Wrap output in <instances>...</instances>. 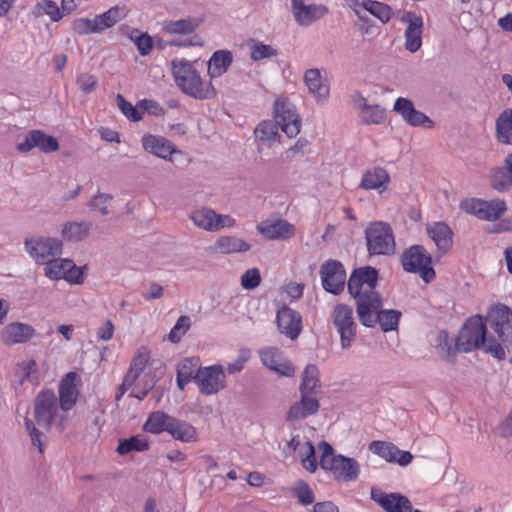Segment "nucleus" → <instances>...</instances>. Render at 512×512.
Segmentation results:
<instances>
[{
	"label": "nucleus",
	"mask_w": 512,
	"mask_h": 512,
	"mask_svg": "<svg viewBox=\"0 0 512 512\" xmlns=\"http://www.w3.org/2000/svg\"><path fill=\"white\" fill-rule=\"evenodd\" d=\"M34 417L37 424L47 431L53 425H57L63 430L67 421V411L61 409L58 397L53 390L44 389L35 397Z\"/></svg>",
	"instance_id": "3"
},
{
	"label": "nucleus",
	"mask_w": 512,
	"mask_h": 512,
	"mask_svg": "<svg viewBox=\"0 0 512 512\" xmlns=\"http://www.w3.org/2000/svg\"><path fill=\"white\" fill-rule=\"evenodd\" d=\"M496 138L504 145H512V109H504L496 119Z\"/></svg>",
	"instance_id": "41"
},
{
	"label": "nucleus",
	"mask_w": 512,
	"mask_h": 512,
	"mask_svg": "<svg viewBox=\"0 0 512 512\" xmlns=\"http://www.w3.org/2000/svg\"><path fill=\"white\" fill-rule=\"evenodd\" d=\"M486 325L497 334L503 344H512V309L498 303L489 308L484 318Z\"/></svg>",
	"instance_id": "11"
},
{
	"label": "nucleus",
	"mask_w": 512,
	"mask_h": 512,
	"mask_svg": "<svg viewBox=\"0 0 512 512\" xmlns=\"http://www.w3.org/2000/svg\"><path fill=\"white\" fill-rule=\"evenodd\" d=\"M509 344H503L501 341L497 342L495 338L488 337L481 349H483L486 353L491 354L497 360H504L506 358L505 347Z\"/></svg>",
	"instance_id": "57"
},
{
	"label": "nucleus",
	"mask_w": 512,
	"mask_h": 512,
	"mask_svg": "<svg viewBox=\"0 0 512 512\" xmlns=\"http://www.w3.org/2000/svg\"><path fill=\"white\" fill-rule=\"evenodd\" d=\"M300 394V400L291 405L287 412V421L293 422L305 419L308 416L316 414L320 408L319 401L315 396L304 393Z\"/></svg>",
	"instance_id": "29"
},
{
	"label": "nucleus",
	"mask_w": 512,
	"mask_h": 512,
	"mask_svg": "<svg viewBox=\"0 0 512 512\" xmlns=\"http://www.w3.org/2000/svg\"><path fill=\"white\" fill-rule=\"evenodd\" d=\"M371 499L386 512H422L421 510L413 509L410 500L400 493L385 494L372 489Z\"/></svg>",
	"instance_id": "22"
},
{
	"label": "nucleus",
	"mask_w": 512,
	"mask_h": 512,
	"mask_svg": "<svg viewBox=\"0 0 512 512\" xmlns=\"http://www.w3.org/2000/svg\"><path fill=\"white\" fill-rule=\"evenodd\" d=\"M73 30L79 35L95 34L97 28L94 24V19L78 18L73 22Z\"/></svg>",
	"instance_id": "63"
},
{
	"label": "nucleus",
	"mask_w": 512,
	"mask_h": 512,
	"mask_svg": "<svg viewBox=\"0 0 512 512\" xmlns=\"http://www.w3.org/2000/svg\"><path fill=\"white\" fill-rule=\"evenodd\" d=\"M34 335L35 329L31 325L22 322H12L3 328L1 339L5 345L12 346L25 343Z\"/></svg>",
	"instance_id": "28"
},
{
	"label": "nucleus",
	"mask_w": 512,
	"mask_h": 512,
	"mask_svg": "<svg viewBox=\"0 0 512 512\" xmlns=\"http://www.w3.org/2000/svg\"><path fill=\"white\" fill-rule=\"evenodd\" d=\"M168 434L183 443H194L198 440L197 429L189 422L173 417Z\"/></svg>",
	"instance_id": "36"
},
{
	"label": "nucleus",
	"mask_w": 512,
	"mask_h": 512,
	"mask_svg": "<svg viewBox=\"0 0 512 512\" xmlns=\"http://www.w3.org/2000/svg\"><path fill=\"white\" fill-rule=\"evenodd\" d=\"M261 275L260 271L257 268L248 269L241 276V286L246 290H251L260 285Z\"/></svg>",
	"instance_id": "58"
},
{
	"label": "nucleus",
	"mask_w": 512,
	"mask_h": 512,
	"mask_svg": "<svg viewBox=\"0 0 512 512\" xmlns=\"http://www.w3.org/2000/svg\"><path fill=\"white\" fill-rule=\"evenodd\" d=\"M369 450L387 462L397 463L403 467L410 464L413 459L409 451H402L390 442L374 440L369 444Z\"/></svg>",
	"instance_id": "21"
},
{
	"label": "nucleus",
	"mask_w": 512,
	"mask_h": 512,
	"mask_svg": "<svg viewBox=\"0 0 512 512\" xmlns=\"http://www.w3.org/2000/svg\"><path fill=\"white\" fill-rule=\"evenodd\" d=\"M490 181L491 186L499 192L507 191L512 187V153L505 157L503 166L491 170Z\"/></svg>",
	"instance_id": "32"
},
{
	"label": "nucleus",
	"mask_w": 512,
	"mask_h": 512,
	"mask_svg": "<svg viewBox=\"0 0 512 512\" xmlns=\"http://www.w3.org/2000/svg\"><path fill=\"white\" fill-rule=\"evenodd\" d=\"M362 6L365 11L379 19L382 23H388L393 17L392 8L383 2L374 0H364Z\"/></svg>",
	"instance_id": "46"
},
{
	"label": "nucleus",
	"mask_w": 512,
	"mask_h": 512,
	"mask_svg": "<svg viewBox=\"0 0 512 512\" xmlns=\"http://www.w3.org/2000/svg\"><path fill=\"white\" fill-rule=\"evenodd\" d=\"M430 238L434 241L439 251L446 253L452 246V230L443 222H436L427 227Z\"/></svg>",
	"instance_id": "38"
},
{
	"label": "nucleus",
	"mask_w": 512,
	"mask_h": 512,
	"mask_svg": "<svg viewBox=\"0 0 512 512\" xmlns=\"http://www.w3.org/2000/svg\"><path fill=\"white\" fill-rule=\"evenodd\" d=\"M233 62V54L230 50L221 49L215 51L208 60V75L211 79L224 75Z\"/></svg>",
	"instance_id": "34"
},
{
	"label": "nucleus",
	"mask_w": 512,
	"mask_h": 512,
	"mask_svg": "<svg viewBox=\"0 0 512 512\" xmlns=\"http://www.w3.org/2000/svg\"><path fill=\"white\" fill-rule=\"evenodd\" d=\"M331 318L340 336L342 349L350 348L357 335V323L354 318L353 308L347 304L338 303L332 311Z\"/></svg>",
	"instance_id": "7"
},
{
	"label": "nucleus",
	"mask_w": 512,
	"mask_h": 512,
	"mask_svg": "<svg viewBox=\"0 0 512 512\" xmlns=\"http://www.w3.org/2000/svg\"><path fill=\"white\" fill-rule=\"evenodd\" d=\"M390 184V175L383 167L375 166L367 169L359 183V188L364 190H375L382 194L388 189Z\"/></svg>",
	"instance_id": "26"
},
{
	"label": "nucleus",
	"mask_w": 512,
	"mask_h": 512,
	"mask_svg": "<svg viewBox=\"0 0 512 512\" xmlns=\"http://www.w3.org/2000/svg\"><path fill=\"white\" fill-rule=\"evenodd\" d=\"M291 495L296 497L304 506L311 505L315 500V494L309 484L299 479L295 482V485L291 489Z\"/></svg>",
	"instance_id": "51"
},
{
	"label": "nucleus",
	"mask_w": 512,
	"mask_h": 512,
	"mask_svg": "<svg viewBox=\"0 0 512 512\" xmlns=\"http://www.w3.org/2000/svg\"><path fill=\"white\" fill-rule=\"evenodd\" d=\"M191 326V319L189 316H180L175 325L169 332L168 339L172 343H178L181 338L186 334Z\"/></svg>",
	"instance_id": "55"
},
{
	"label": "nucleus",
	"mask_w": 512,
	"mask_h": 512,
	"mask_svg": "<svg viewBox=\"0 0 512 512\" xmlns=\"http://www.w3.org/2000/svg\"><path fill=\"white\" fill-rule=\"evenodd\" d=\"M378 270L371 266L355 269L348 280V291L356 300L359 321L365 327L375 326L374 313L382 306L380 294L375 290Z\"/></svg>",
	"instance_id": "1"
},
{
	"label": "nucleus",
	"mask_w": 512,
	"mask_h": 512,
	"mask_svg": "<svg viewBox=\"0 0 512 512\" xmlns=\"http://www.w3.org/2000/svg\"><path fill=\"white\" fill-rule=\"evenodd\" d=\"M112 200V195L107 193H98L90 200V208L94 211H99L102 215L109 213L107 204Z\"/></svg>",
	"instance_id": "60"
},
{
	"label": "nucleus",
	"mask_w": 512,
	"mask_h": 512,
	"mask_svg": "<svg viewBox=\"0 0 512 512\" xmlns=\"http://www.w3.org/2000/svg\"><path fill=\"white\" fill-rule=\"evenodd\" d=\"M400 316L401 313L393 309L380 310V308H378L374 313L375 323L378 321L384 332L397 329Z\"/></svg>",
	"instance_id": "48"
},
{
	"label": "nucleus",
	"mask_w": 512,
	"mask_h": 512,
	"mask_svg": "<svg viewBox=\"0 0 512 512\" xmlns=\"http://www.w3.org/2000/svg\"><path fill=\"white\" fill-rule=\"evenodd\" d=\"M79 380L76 372L67 373L60 381L58 387V402L63 411H70L77 403L79 390L77 382Z\"/></svg>",
	"instance_id": "24"
},
{
	"label": "nucleus",
	"mask_w": 512,
	"mask_h": 512,
	"mask_svg": "<svg viewBox=\"0 0 512 512\" xmlns=\"http://www.w3.org/2000/svg\"><path fill=\"white\" fill-rule=\"evenodd\" d=\"M91 228V223L69 222L63 226L62 234L69 241H81L87 237Z\"/></svg>",
	"instance_id": "49"
},
{
	"label": "nucleus",
	"mask_w": 512,
	"mask_h": 512,
	"mask_svg": "<svg viewBox=\"0 0 512 512\" xmlns=\"http://www.w3.org/2000/svg\"><path fill=\"white\" fill-rule=\"evenodd\" d=\"M198 365V359L196 358H185L181 360L177 365V374L181 375L189 380H194V371Z\"/></svg>",
	"instance_id": "61"
},
{
	"label": "nucleus",
	"mask_w": 512,
	"mask_h": 512,
	"mask_svg": "<svg viewBox=\"0 0 512 512\" xmlns=\"http://www.w3.org/2000/svg\"><path fill=\"white\" fill-rule=\"evenodd\" d=\"M459 206L465 213L489 222L498 220L507 210L506 202L502 199L467 198L462 200Z\"/></svg>",
	"instance_id": "8"
},
{
	"label": "nucleus",
	"mask_w": 512,
	"mask_h": 512,
	"mask_svg": "<svg viewBox=\"0 0 512 512\" xmlns=\"http://www.w3.org/2000/svg\"><path fill=\"white\" fill-rule=\"evenodd\" d=\"M320 389V377L318 367L308 364L302 374L300 393L313 395Z\"/></svg>",
	"instance_id": "42"
},
{
	"label": "nucleus",
	"mask_w": 512,
	"mask_h": 512,
	"mask_svg": "<svg viewBox=\"0 0 512 512\" xmlns=\"http://www.w3.org/2000/svg\"><path fill=\"white\" fill-rule=\"evenodd\" d=\"M24 423L26 431L30 436L31 443L42 454L44 452V440L46 439L45 434L35 426V423L31 419L26 417Z\"/></svg>",
	"instance_id": "56"
},
{
	"label": "nucleus",
	"mask_w": 512,
	"mask_h": 512,
	"mask_svg": "<svg viewBox=\"0 0 512 512\" xmlns=\"http://www.w3.org/2000/svg\"><path fill=\"white\" fill-rule=\"evenodd\" d=\"M401 263L406 272L419 273L426 283L435 278L431 256L421 245H413L406 249L402 254Z\"/></svg>",
	"instance_id": "6"
},
{
	"label": "nucleus",
	"mask_w": 512,
	"mask_h": 512,
	"mask_svg": "<svg viewBox=\"0 0 512 512\" xmlns=\"http://www.w3.org/2000/svg\"><path fill=\"white\" fill-rule=\"evenodd\" d=\"M354 105L361 111V118L365 124H381L385 120V109L380 105H370L358 92L353 95Z\"/></svg>",
	"instance_id": "31"
},
{
	"label": "nucleus",
	"mask_w": 512,
	"mask_h": 512,
	"mask_svg": "<svg viewBox=\"0 0 512 512\" xmlns=\"http://www.w3.org/2000/svg\"><path fill=\"white\" fill-rule=\"evenodd\" d=\"M320 277L326 292L339 295L344 290L346 271L340 261L333 259L325 261L320 267Z\"/></svg>",
	"instance_id": "14"
},
{
	"label": "nucleus",
	"mask_w": 512,
	"mask_h": 512,
	"mask_svg": "<svg viewBox=\"0 0 512 512\" xmlns=\"http://www.w3.org/2000/svg\"><path fill=\"white\" fill-rule=\"evenodd\" d=\"M172 419L173 416L164 411L151 412L143 424V430L154 435H159L163 432L168 433Z\"/></svg>",
	"instance_id": "39"
},
{
	"label": "nucleus",
	"mask_w": 512,
	"mask_h": 512,
	"mask_svg": "<svg viewBox=\"0 0 512 512\" xmlns=\"http://www.w3.org/2000/svg\"><path fill=\"white\" fill-rule=\"evenodd\" d=\"M318 449L321 453L320 467L325 471H329L334 479L350 482L358 478L360 465L354 458L335 454L333 447L324 440L319 442Z\"/></svg>",
	"instance_id": "2"
},
{
	"label": "nucleus",
	"mask_w": 512,
	"mask_h": 512,
	"mask_svg": "<svg viewBox=\"0 0 512 512\" xmlns=\"http://www.w3.org/2000/svg\"><path fill=\"white\" fill-rule=\"evenodd\" d=\"M401 21L407 23L405 29V48L411 53L417 52L422 46L423 18L412 11L403 14Z\"/></svg>",
	"instance_id": "20"
},
{
	"label": "nucleus",
	"mask_w": 512,
	"mask_h": 512,
	"mask_svg": "<svg viewBox=\"0 0 512 512\" xmlns=\"http://www.w3.org/2000/svg\"><path fill=\"white\" fill-rule=\"evenodd\" d=\"M187 85L189 86H182L180 90L195 99L207 100L217 95V91L212 82L202 80L197 69L187 78Z\"/></svg>",
	"instance_id": "25"
},
{
	"label": "nucleus",
	"mask_w": 512,
	"mask_h": 512,
	"mask_svg": "<svg viewBox=\"0 0 512 512\" xmlns=\"http://www.w3.org/2000/svg\"><path fill=\"white\" fill-rule=\"evenodd\" d=\"M257 230L268 240H287L295 233L294 225L284 219L262 222Z\"/></svg>",
	"instance_id": "27"
},
{
	"label": "nucleus",
	"mask_w": 512,
	"mask_h": 512,
	"mask_svg": "<svg viewBox=\"0 0 512 512\" xmlns=\"http://www.w3.org/2000/svg\"><path fill=\"white\" fill-rule=\"evenodd\" d=\"M34 148H38L44 153H50L59 149V142L55 137L47 135L41 130H31L17 144V150L27 153Z\"/></svg>",
	"instance_id": "19"
},
{
	"label": "nucleus",
	"mask_w": 512,
	"mask_h": 512,
	"mask_svg": "<svg viewBox=\"0 0 512 512\" xmlns=\"http://www.w3.org/2000/svg\"><path fill=\"white\" fill-rule=\"evenodd\" d=\"M304 82L309 90V93L318 102L326 101L329 97V85L322 78L321 72L317 68L309 69L304 74Z\"/></svg>",
	"instance_id": "33"
},
{
	"label": "nucleus",
	"mask_w": 512,
	"mask_h": 512,
	"mask_svg": "<svg viewBox=\"0 0 512 512\" xmlns=\"http://www.w3.org/2000/svg\"><path fill=\"white\" fill-rule=\"evenodd\" d=\"M256 140L271 147L280 141L279 127L273 120L261 121L254 130Z\"/></svg>",
	"instance_id": "40"
},
{
	"label": "nucleus",
	"mask_w": 512,
	"mask_h": 512,
	"mask_svg": "<svg viewBox=\"0 0 512 512\" xmlns=\"http://www.w3.org/2000/svg\"><path fill=\"white\" fill-rule=\"evenodd\" d=\"M249 243L235 236H221L210 247V250L219 254L243 253L250 250Z\"/></svg>",
	"instance_id": "35"
},
{
	"label": "nucleus",
	"mask_w": 512,
	"mask_h": 512,
	"mask_svg": "<svg viewBox=\"0 0 512 512\" xmlns=\"http://www.w3.org/2000/svg\"><path fill=\"white\" fill-rule=\"evenodd\" d=\"M171 69L175 83L179 89H181L182 86H188L187 78L196 70L193 64L186 59L172 60Z\"/></svg>",
	"instance_id": "43"
},
{
	"label": "nucleus",
	"mask_w": 512,
	"mask_h": 512,
	"mask_svg": "<svg viewBox=\"0 0 512 512\" xmlns=\"http://www.w3.org/2000/svg\"><path fill=\"white\" fill-rule=\"evenodd\" d=\"M44 275L50 280L64 279L69 283L83 282L82 269L70 259L55 257L44 265Z\"/></svg>",
	"instance_id": "13"
},
{
	"label": "nucleus",
	"mask_w": 512,
	"mask_h": 512,
	"mask_svg": "<svg viewBox=\"0 0 512 512\" xmlns=\"http://www.w3.org/2000/svg\"><path fill=\"white\" fill-rule=\"evenodd\" d=\"M150 447L149 440L144 435H135L127 439L120 440L116 451L120 455H127L131 452H144Z\"/></svg>",
	"instance_id": "44"
},
{
	"label": "nucleus",
	"mask_w": 512,
	"mask_h": 512,
	"mask_svg": "<svg viewBox=\"0 0 512 512\" xmlns=\"http://www.w3.org/2000/svg\"><path fill=\"white\" fill-rule=\"evenodd\" d=\"M76 84L83 93L89 94L96 89L98 79L92 74L82 73L77 77Z\"/></svg>",
	"instance_id": "62"
},
{
	"label": "nucleus",
	"mask_w": 512,
	"mask_h": 512,
	"mask_svg": "<svg viewBox=\"0 0 512 512\" xmlns=\"http://www.w3.org/2000/svg\"><path fill=\"white\" fill-rule=\"evenodd\" d=\"M276 323L279 332L290 340L297 339L303 329L301 314L287 305L277 309Z\"/></svg>",
	"instance_id": "16"
},
{
	"label": "nucleus",
	"mask_w": 512,
	"mask_h": 512,
	"mask_svg": "<svg viewBox=\"0 0 512 512\" xmlns=\"http://www.w3.org/2000/svg\"><path fill=\"white\" fill-rule=\"evenodd\" d=\"M35 16H41L46 14L50 17L53 22H57L62 19L63 13L55 1L43 0L38 2L33 11Z\"/></svg>",
	"instance_id": "53"
},
{
	"label": "nucleus",
	"mask_w": 512,
	"mask_h": 512,
	"mask_svg": "<svg viewBox=\"0 0 512 512\" xmlns=\"http://www.w3.org/2000/svg\"><path fill=\"white\" fill-rule=\"evenodd\" d=\"M25 248L30 257L40 265L62 254V242L57 238L36 236L25 240Z\"/></svg>",
	"instance_id": "9"
},
{
	"label": "nucleus",
	"mask_w": 512,
	"mask_h": 512,
	"mask_svg": "<svg viewBox=\"0 0 512 512\" xmlns=\"http://www.w3.org/2000/svg\"><path fill=\"white\" fill-rule=\"evenodd\" d=\"M141 112H147L153 116H161L164 114L163 107L156 101L150 99H143L138 102Z\"/></svg>",
	"instance_id": "64"
},
{
	"label": "nucleus",
	"mask_w": 512,
	"mask_h": 512,
	"mask_svg": "<svg viewBox=\"0 0 512 512\" xmlns=\"http://www.w3.org/2000/svg\"><path fill=\"white\" fill-rule=\"evenodd\" d=\"M194 382L202 395H215L226 387V375L220 364L199 367Z\"/></svg>",
	"instance_id": "10"
},
{
	"label": "nucleus",
	"mask_w": 512,
	"mask_h": 512,
	"mask_svg": "<svg viewBox=\"0 0 512 512\" xmlns=\"http://www.w3.org/2000/svg\"><path fill=\"white\" fill-rule=\"evenodd\" d=\"M299 458L303 468L308 472L314 473L317 470V459L312 442L307 441L300 447Z\"/></svg>",
	"instance_id": "52"
},
{
	"label": "nucleus",
	"mask_w": 512,
	"mask_h": 512,
	"mask_svg": "<svg viewBox=\"0 0 512 512\" xmlns=\"http://www.w3.org/2000/svg\"><path fill=\"white\" fill-rule=\"evenodd\" d=\"M251 357V351L249 349H241L236 359L227 365V371L229 374H236L241 372L245 364Z\"/></svg>",
	"instance_id": "59"
},
{
	"label": "nucleus",
	"mask_w": 512,
	"mask_h": 512,
	"mask_svg": "<svg viewBox=\"0 0 512 512\" xmlns=\"http://www.w3.org/2000/svg\"><path fill=\"white\" fill-rule=\"evenodd\" d=\"M189 218L195 226L208 232H215L222 228H230L235 225L234 218L229 215L218 214L208 207L191 211Z\"/></svg>",
	"instance_id": "12"
},
{
	"label": "nucleus",
	"mask_w": 512,
	"mask_h": 512,
	"mask_svg": "<svg viewBox=\"0 0 512 512\" xmlns=\"http://www.w3.org/2000/svg\"><path fill=\"white\" fill-rule=\"evenodd\" d=\"M202 20L197 17H187L178 20H166L162 23V30L168 34L188 35L195 32Z\"/></svg>",
	"instance_id": "37"
},
{
	"label": "nucleus",
	"mask_w": 512,
	"mask_h": 512,
	"mask_svg": "<svg viewBox=\"0 0 512 512\" xmlns=\"http://www.w3.org/2000/svg\"><path fill=\"white\" fill-rule=\"evenodd\" d=\"M262 364L279 376L292 377L295 368L285 357L284 353L276 347H265L259 351Z\"/></svg>",
	"instance_id": "17"
},
{
	"label": "nucleus",
	"mask_w": 512,
	"mask_h": 512,
	"mask_svg": "<svg viewBox=\"0 0 512 512\" xmlns=\"http://www.w3.org/2000/svg\"><path fill=\"white\" fill-rule=\"evenodd\" d=\"M143 149L158 158L170 160L175 153H180L174 143L161 135L145 134L141 138Z\"/></svg>",
	"instance_id": "23"
},
{
	"label": "nucleus",
	"mask_w": 512,
	"mask_h": 512,
	"mask_svg": "<svg viewBox=\"0 0 512 512\" xmlns=\"http://www.w3.org/2000/svg\"><path fill=\"white\" fill-rule=\"evenodd\" d=\"M487 325L481 315L469 317L463 324L457 338L456 348L459 352L468 353L485 346Z\"/></svg>",
	"instance_id": "4"
},
{
	"label": "nucleus",
	"mask_w": 512,
	"mask_h": 512,
	"mask_svg": "<svg viewBox=\"0 0 512 512\" xmlns=\"http://www.w3.org/2000/svg\"><path fill=\"white\" fill-rule=\"evenodd\" d=\"M295 22L302 27H308L328 13L324 5L316 3H305L292 10Z\"/></svg>",
	"instance_id": "30"
},
{
	"label": "nucleus",
	"mask_w": 512,
	"mask_h": 512,
	"mask_svg": "<svg viewBox=\"0 0 512 512\" xmlns=\"http://www.w3.org/2000/svg\"><path fill=\"white\" fill-rule=\"evenodd\" d=\"M393 111L401 116L403 121L412 127L432 128L434 122L423 112L417 110L413 102L404 97L395 100Z\"/></svg>",
	"instance_id": "18"
},
{
	"label": "nucleus",
	"mask_w": 512,
	"mask_h": 512,
	"mask_svg": "<svg viewBox=\"0 0 512 512\" xmlns=\"http://www.w3.org/2000/svg\"><path fill=\"white\" fill-rule=\"evenodd\" d=\"M275 123L289 137H296L300 133L301 119L293 105L277 100L274 104Z\"/></svg>",
	"instance_id": "15"
},
{
	"label": "nucleus",
	"mask_w": 512,
	"mask_h": 512,
	"mask_svg": "<svg viewBox=\"0 0 512 512\" xmlns=\"http://www.w3.org/2000/svg\"><path fill=\"white\" fill-rule=\"evenodd\" d=\"M117 106L120 111L132 122H138L143 118V112L140 111L139 106H133L121 94L116 95Z\"/></svg>",
	"instance_id": "54"
},
{
	"label": "nucleus",
	"mask_w": 512,
	"mask_h": 512,
	"mask_svg": "<svg viewBox=\"0 0 512 512\" xmlns=\"http://www.w3.org/2000/svg\"><path fill=\"white\" fill-rule=\"evenodd\" d=\"M123 11L119 7H112L103 14L97 15L94 19V24L97 32L100 33L108 28L114 26L123 18Z\"/></svg>",
	"instance_id": "47"
},
{
	"label": "nucleus",
	"mask_w": 512,
	"mask_h": 512,
	"mask_svg": "<svg viewBox=\"0 0 512 512\" xmlns=\"http://www.w3.org/2000/svg\"><path fill=\"white\" fill-rule=\"evenodd\" d=\"M367 251L370 256L392 255L395 239L391 226L383 221L370 223L365 229Z\"/></svg>",
	"instance_id": "5"
},
{
	"label": "nucleus",
	"mask_w": 512,
	"mask_h": 512,
	"mask_svg": "<svg viewBox=\"0 0 512 512\" xmlns=\"http://www.w3.org/2000/svg\"><path fill=\"white\" fill-rule=\"evenodd\" d=\"M149 360L150 351L148 350V348L144 346L140 347L137 350L136 354L134 355L129 370L125 375L136 382V380L145 370Z\"/></svg>",
	"instance_id": "45"
},
{
	"label": "nucleus",
	"mask_w": 512,
	"mask_h": 512,
	"mask_svg": "<svg viewBox=\"0 0 512 512\" xmlns=\"http://www.w3.org/2000/svg\"><path fill=\"white\" fill-rule=\"evenodd\" d=\"M250 58L253 61H261L278 55V50L272 45L264 44L261 41L251 39L248 43Z\"/></svg>",
	"instance_id": "50"
}]
</instances>
